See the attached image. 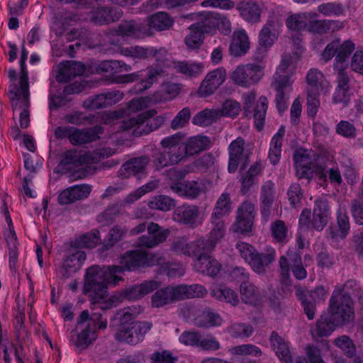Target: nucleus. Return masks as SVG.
<instances>
[{
  "instance_id": "1",
  "label": "nucleus",
  "mask_w": 363,
  "mask_h": 363,
  "mask_svg": "<svg viewBox=\"0 0 363 363\" xmlns=\"http://www.w3.org/2000/svg\"><path fill=\"white\" fill-rule=\"evenodd\" d=\"M162 257L159 253L148 254L145 250L128 251L120 258V266H93L86 270L83 293L88 296L94 305L101 309H109L124 298L135 301L157 289L156 281H146L125 289L122 294L108 295V286L116 285L121 280V274L125 270L132 271L141 267H152L162 263Z\"/></svg>"
},
{
  "instance_id": "2",
  "label": "nucleus",
  "mask_w": 363,
  "mask_h": 363,
  "mask_svg": "<svg viewBox=\"0 0 363 363\" xmlns=\"http://www.w3.org/2000/svg\"><path fill=\"white\" fill-rule=\"evenodd\" d=\"M353 283L352 281H347L342 289L336 286L330 300L328 311L322 314L315 326L311 329L313 338L329 336L337 327L353 320L352 301L345 289L352 286Z\"/></svg>"
},
{
  "instance_id": "3",
  "label": "nucleus",
  "mask_w": 363,
  "mask_h": 363,
  "mask_svg": "<svg viewBox=\"0 0 363 363\" xmlns=\"http://www.w3.org/2000/svg\"><path fill=\"white\" fill-rule=\"evenodd\" d=\"M184 135L177 133L167 136L160 141L162 151L155 160L156 169H160L169 165L177 164L189 155H192L206 150L210 144L208 137L196 135L189 138L183 143Z\"/></svg>"
},
{
  "instance_id": "4",
  "label": "nucleus",
  "mask_w": 363,
  "mask_h": 363,
  "mask_svg": "<svg viewBox=\"0 0 363 363\" xmlns=\"http://www.w3.org/2000/svg\"><path fill=\"white\" fill-rule=\"evenodd\" d=\"M294 161L296 174L299 178L311 180L315 176L320 181L325 182L328 177L330 184L335 186H340L342 182L338 167H333L325 171L323 157L311 150H296L294 155Z\"/></svg>"
},
{
  "instance_id": "5",
  "label": "nucleus",
  "mask_w": 363,
  "mask_h": 363,
  "mask_svg": "<svg viewBox=\"0 0 363 363\" xmlns=\"http://www.w3.org/2000/svg\"><path fill=\"white\" fill-rule=\"evenodd\" d=\"M131 66L121 60H105L101 62L97 68L101 73L107 74L111 77V82L116 84L130 83L146 76L140 82V89L145 90L150 88L159 77L168 74L166 68L148 67L145 71L128 74H119L123 72H130Z\"/></svg>"
},
{
  "instance_id": "6",
  "label": "nucleus",
  "mask_w": 363,
  "mask_h": 363,
  "mask_svg": "<svg viewBox=\"0 0 363 363\" xmlns=\"http://www.w3.org/2000/svg\"><path fill=\"white\" fill-rule=\"evenodd\" d=\"M298 57L284 55L274 76L272 86L276 90L275 102L279 113L284 112L288 106L289 95L297 67Z\"/></svg>"
},
{
  "instance_id": "7",
  "label": "nucleus",
  "mask_w": 363,
  "mask_h": 363,
  "mask_svg": "<svg viewBox=\"0 0 363 363\" xmlns=\"http://www.w3.org/2000/svg\"><path fill=\"white\" fill-rule=\"evenodd\" d=\"M113 321V325H118L116 339L131 345L142 341L144 335L152 328V324L149 322L133 321V313L129 308L118 311Z\"/></svg>"
},
{
  "instance_id": "8",
  "label": "nucleus",
  "mask_w": 363,
  "mask_h": 363,
  "mask_svg": "<svg viewBox=\"0 0 363 363\" xmlns=\"http://www.w3.org/2000/svg\"><path fill=\"white\" fill-rule=\"evenodd\" d=\"M107 320L104 319L101 314L93 313L91 316L87 311L81 313L77 321V337L75 346L79 350L88 347L96 338L97 328H106Z\"/></svg>"
},
{
  "instance_id": "9",
  "label": "nucleus",
  "mask_w": 363,
  "mask_h": 363,
  "mask_svg": "<svg viewBox=\"0 0 363 363\" xmlns=\"http://www.w3.org/2000/svg\"><path fill=\"white\" fill-rule=\"evenodd\" d=\"M317 17L315 13H300L290 15L286 20V26L291 33H300L308 30L310 32L320 33L329 28V21L314 20ZM294 45H298L301 42L300 35L297 37L291 36Z\"/></svg>"
},
{
  "instance_id": "10",
  "label": "nucleus",
  "mask_w": 363,
  "mask_h": 363,
  "mask_svg": "<svg viewBox=\"0 0 363 363\" xmlns=\"http://www.w3.org/2000/svg\"><path fill=\"white\" fill-rule=\"evenodd\" d=\"M9 98L14 113H19L20 127L26 128L30 124L28 77L26 74L21 79V86L11 85Z\"/></svg>"
},
{
  "instance_id": "11",
  "label": "nucleus",
  "mask_w": 363,
  "mask_h": 363,
  "mask_svg": "<svg viewBox=\"0 0 363 363\" xmlns=\"http://www.w3.org/2000/svg\"><path fill=\"white\" fill-rule=\"evenodd\" d=\"M235 248L241 257L257 274H264L276 257L275 250L272 247H267L266 253L259 254L250 244L239 241L236 243Z\"/></svg>"
},
{
  "instance_id": "12",
  "label": "nucleus",
  "mask_w": 363,
  "mask_h": 363,
  "mask_svg": "<svg viewBox=\"0 0 363 363\" xmlns=\"http://www.w3.org/2000/svg\"><path fill=\"white\" fill-rule=\"evenodd\" d=\"M354 50V44L350 40L342 43L335 40L327 45L320 55V60L327 62L335 57L333 68L336 72L348 67L347 58Z\"/></svg>"
},
{
  "instance_id": "13",
  "label": "nucleus",
  "mask_w": 363,
  "mask_h": 363,
  "mask_svg": "<svg viewBox=\"0 0 363 363\" xmlns=\"http://www.w3.org/2000/svg\"><path fill=\"white\" fill-rule=\"evenodd\" d=\"M218 243L214 238H211L210 233L206 240L201 238L191 242L184 237H178L173 240L171 249L178 255L198 256L201 252L213 251Z\"/></svg>"
},
{
  "instance_id": "14",
  "label": "nucleus",
  "mask_w": 363,
  "mask_h": 363,
  "mask_svg": "<svg viewBox=\"0 0 363 363\" xmlns=\"http://www.w3.org/2000/svg\"><path fill=\"white\" fill-rule=\"evenodd\" d=\"M101 133L100 126L83 129L71 126H60L56 128L55 135L59 139L67 138L72 145H78L96 140Z\"/></svg>"
},
{
  "instance_id": "15",
  "label": "nucleus",
  "mask_w": 363,
  "mask_h": 363,
  "mask_svg": "<svg viewBox=\"0 0 363 363\" xmlns=\"http://www.w3.org/2000/svg\"><path fill=\"white\" fill-rule=\"evenodd\" d=\"M155 113L154 110H150L135 118H130L123 121L121 128L124 130H131L135 136L150 133L160 125L161 120L154 117Z\"/></svg>"
},
{
  "instance_id": "16",
  "label": "nucleus",
  "mask_w": 363,
  "mask_h": 363,
  "mask_svg": "<svg viewBox=\"0 0 363 363\" xmlns=\"http://www.w3.org/2000/svg\"><path fill=\"white\" fill-rule=\"evenodd\" d=\"M230 197L228 193H223L216 201L211 214V222L212 229L209 233L211 238H214L218 242L225 235V228L223 217L228 216L231 211Z\"/></svg>"
},
{
  "instance_id": "17",
  "label": "nucleus",
  "mask_w": 363,
  "mask_h": 363,
  "mask_svg": "<svg viewBox=\"0 0 363 363\" xmlns=\"http://www.w3.org/2000/svg\"><path fill=\"white\" fill-rule=\"evenodd\" d=\"M114 154V151L111 149L104 150L94 156L87 154H83L82 151L77 150H71L65 152L62 155L60 162L61 168L65 172L73 171L79 168L84 164L93 163L101 157H107Z\"/></svg>"
},
{
  "instance_id": "18",
  "label": "nucleus",
  "mask_w": 363,
  "mask_h": 363,
  "mask_svg": "<svg viewBox=\"0 0 363 363\" xmlns=\"http://www.w3.org/2000/svg\"><path fill=\"white\" fill-rule=\"evenodd\" d=\"M260 67L253 64L238 65L231 73L230 79L234 84L242 87H250L262 77Z\"/></svg>"
},
{
  "instance_id": "19",
  "label": "nucleus",
  "mask_w": 363,
  "mask_h": 363,
  "mask_svg": "<svg viewBox=\"0 0 363 363\" xmlns=\"http://www.w3.org/2000/svg\"><path fill=\"white\" fill-rule=\"evenodd\" d=\"M85 259V253L72 245L67 250L63 262L57 267V274L62 277H68L82 267Z\"/></svg>"
},
{
  "instance_id": "20",
  "label": "nucleus",
  "mask_w": 363,
  "mask_h": 363,
  "mask_svg": "<svg viewBox=\"0 0 363 363\" xmlns=\"http://www.w3.org/2000/svg\"><path fill=\"white\" fill-rule=\"evenodd\" d=\"M205 214L195 205H182L177 208L173 214L174 221L195 228L202 224Z\"/></svg>"
},
{
  "instance_id": "21",
  "label": "nucleus",
  "mask_w": 363,
  "mask_h": 363,
  "mask_svg": "<svg viewBox=\"0 0 363 363\" xmlns=\"http://www.w3.org/2000/svg\"><path fill=\"white\" fill-rule=\"evenodd\" d=\"M116 52L126 57L138 60L152 57L158 62H163L167 56V52L164 48L156 50L154 48H144L138 45L126 48L118 46Z\"/></svg>"
},
{
  "instance_id": "22",
  "label": "nucleus",
  "mask_w": 363,
  "mask_h": 363,
  "mask_svg": "<svg viewBox=\"0 0 363 363\" xmlns=\"http://www.w3.org/2000/svg\"><path fill=\"white\" fill-rule=\"evenodd\" d=\"M226 79V70L220 67L209 72L201 82L198 94L203 97L213 94Z\"/></svg>"
},
{
  "instance_id": "23",
  "label": "nucleus",
  "mask_w": 363,
  "mask_h": 363,
  "mask_svg": "<svg viewBox=\"0 0 363 363\" xmlns=\"http://www.w3.org/2000/svg\"><path fill=\"white\" fill-rule=\"evenodd\" d=\"M307 290L305 289L298 288L296 289V295L301 300L304 311L309 320H313L315 313V303L325 300L327 296L328 291L323 286H318L310 294V298L313 302L308 301L307 298Z\"/></svg>"
},
{
  "instance_id": "24",
  "label": "nucleus",
  "mask_w": 363,
  "mask_h": 363,
  "mask_svg": "<svg viewBox=\"0 0 363 363\" xmlns=\"http://www.w3.org/2000/svg\"><path fill=\"white\" fill-rule=\"evenodd\" d=\"M306 80L307 84L306 91L326 95L331 91L332 85L330 82L317 69H311L306 74Z\"/></svg>"
},
{
  "instance_id": "25",
  "label": "nucleus",
  "mask_w": 363,
  "mask_h": 363,
  "mask_svg": "<svg viewBox=\"0 0 363 363\" xmlns=\"http://www.w3.org/2000/svg\"><path fill=\"white\" fill-rule=\"evenodd\" d=\"M281 272L283 277L288 278L290 268L297 279H305L307 272L303 267L301 259L298 255L288 254L287 257L281 256L279 259Z\"/></svg>"
},
{
  "instance_id": "26",
  "label": "nucleus",
  "mask_w": 363,
  "mask_h": 363,
  "mask_svg": "<svg viewBox=\"0 0 363 363\" xmlns=\"http://www.w3.org/2000/svg\"><path fill=\"white\" fill-rule=\"evenodd\" d=\"M147 235L138 239V245L147 247H153L164 242L169 235L168 229L162 228L157 223H150L147 228Z\"/></svg>"
},
{
  "instance_id": "27",
  "label": "nucleus",
  "mask_w": 363,
  "mask_h": 363,
  "mask_svg": "<svg viewBox=\"0 0 363 363\" xmlns=\"http://www.w3.org/2000/svg\"><path fill=\"white\" fill-rule=\"evenodd\" d=\"M92 186L87 184L69 186L62 191L58 196L59 203L70 204L75 201L86 199L91 194Z\"/></svg>"
},
{
  "instance_id": "28",
  "label": "nucleus",
  "mask_w": 363,
  "mask_h": 363,
  "mask_svg": "<svg viewBox=\"0 0 363 363\" xmlns=\"http://www.w3.org/2000/svg\"><path fill=\"white\" fill-rule=\"evenodd\" d=\"M170 188L179 196L189 199H196L206 191L205 184L196 181L174 182L170 185Z\"/></svg>"
},
{
  "instance_id": "29",
  "label": "nucleus",
  "mask_w": 363,
  "mask_h": 363,
  "mask_svg": "<svg viewBox=\"0 0 363 363\" xmlns=\"http://www.w3.org/2000/svg\"><path fill=\"white\" fill-rule=\"evenodd\" d=\"M115 33L116 35L123 39L126 38H142L151 35L150 31L147 30L145 24L134 21L121 23Z\"/></svg>"
},
{
  "instance_id": "30",
  "label": "nucleus",
  "mask_w": 363,
  "mask_h": 363,
  "mask_svg": "<svg viewBox=\"0 0 363 363\" xmlns=\"http://www.w3.org/2000/svg\"><path fill=\"white\" fill-rule=\"evenodd\" d=\"M174 301L203 298L207 294V290L199 284H182L177 286H170Z\"/></svg>"
},
{
  "instance_id": "31",
  "label": "nucleus",
  "mask_w": 363,
  "mask_h": 363,
  "mask_svg": "<svg viewBox=\"0 0 363 363\" xmlns=\"http://www.w3.org/2000/svg\"><path fill=\"white\" fill-rule=\"evenodd\" d=\"M337 74V85L333 94V99L335 103H342L347 105L352 95L350 92V79L345 70L338 71Z\"/></svg>"
},
{
  "instance_id": "32",
  "label": "nucleus",
  "mask_w": 363,
  "mask_h": 363,
  "mask_svg": "<svg viewBox=\"0 0 363 363\" xmlns=\"http://www.w3.org/2000/svg\"><path fill=\"white\" fill-rule=\"evenodd\" d=\"M282 28V23L278 20H271L263 26L259 35L260 45L271 47L277 40Z\"/></svg>"
},
{
  "instance_id": "33",
  "label": "nucleus",
  "mask_w": 363,
  "mask_h": 363,
  "mask_svg": "<svg viewBox=\"0 0 363 363\" xmlns=\"http://www.w3.org/2000/svg\"><path fill=\"white\" fill-rule=\"evenodd\" d=\"M208 252H203L199 254L194 261V267L202 274L214 277L220 272L221 266L216 259L207 255Z\"/></svg>"
},
{
  "instance_id": "34",
  "label": "nucleus",
  "mask_w": 363,
  "mask_h": 363,
  "mask_svg": "<svg viewBox=\"0 0 363 363\" xmlns=\"http://www.w3.org/2000/svg\"><path fill=\"white\" fill-rule=\"evenodd\" d=\"M250 47V42L246 31L240 28L235 30L232 35L229 47L231 55L240 57L247 53Z\"/></svg>"
},
{
  "instance_id": "35",
  "label": "nucleus",
  "mask_w": 363,
  "mask_h": 363,
  "mask_svg": "<svg viewBox=\"0 0 363 363\" xmlns=\"http://www.w3.org/2000/svg\"><path fill=\"white\" fill-rule=\"evenodd\" d=\"M148 163L149 158L147 157L131 159L121 167L118 172V177L127 179L132 176L143 174Z\"/></svg>"
},
{
  "instance_id": "36",
  "label": "nucleus",
  "mask_w": 363,
  "mask_h": 363,
  "mask_svg": "<svg viewBox=\"0 0 363 363\" xmlns=\"http://www.w3.org/2000/svg\"><path fill=\"white\" fill-rule=\"evenodd\" d=\"M203 23L192 24L189 28V33L184 38V44L189 50H198L202 45L206 32Z\"/></svg>"
},
{
  "instance_id": "37",
  "label": "nucleus",
  "mask_w": 363,
  "mask_h": 363,
  "mask_svg": "<svg viewBox=\"0 0 363 363\" xmlns=\"http://www.w3.org/2000/svg\"><path fill=\"white\" fill-rule=\"evenodd\" d=\"M330 214L328 201L325 199L316 200L311 223L313 228L318 231L322 230L328 221Z\"/></svg>"
},
{
  "instance_id": "38",
  "label": "nucleus",
  "mask_w": 363,
  "mask_h": 363,
  "mask_svg": "<svg viewBox=\"0 0 363 363\" xmlns=\"http://www.w3.org/2000/svg\"><path fill=\"white\" fill-rule=\"evenodd\" d=\"M244 140L241 138L234 140L228 147L229 162L228 171L230 173L235 172L238 165L245 160V155L243 151Z\"/></svg>"
},
{
  "instance_id": "39",
  "label": "nucleus",
  "mask_w": 363,
  "mask_h": 363,
  "mask_svg": "<svg viewBox=\"0 0 363 363\" xmlns=\"http://www.w3.org/2000/svg\"><path fill=\"white\" fill-rule=\"evenodd\" d=\"M84 71L85 67L81 62H64L59 65L56 79L59 82H65L72 77L83 74Z\"/></svg>"
},
{
  "instance_id": "40",
  "label": "nucleus",
  "mask_w": 363,
  "mask_h": 363,
  "mask_svg": "<svg viewBox=\"0 0 363 363\" xmlns=\"http://www.w3.org/2000/svg\"><path fill=\"white\" fill-rule=\"evenodd\" d=\"M272 349L281 363H293L289 344L277 333H272L270 337Z\"/></svg>"
},
{
  "instance_id": "41",
  "label": "nucleus",
  "mask_w": 363,
  "mask_h": 363,
  "mask_svg": "<svg viewBox=\"0 0 363 363\" xmlns=\"http://www.w3.org/2000/svg\"><path fill=\"white\" fill-rule=\"evenodd\" d=\"M223 323V319L220 315L211 308L201 310L196 320V326L199 328L220 327Z\"/></svg>"
},
{
  "instance_id": "42",
  "label": "nucleus",
  "mask_w": 363,
  "mask_h": 363,
  "mask_svg": "<svg viewBox=\"0 0 363 363\" xmlns=\"http://www.w3.org/2000/svg\"><path fill=\"white\" fill-rule=\"evenodd\" d=\"M210 294L216 300L224 301L233 306H237L240 301L236 291L226 285H213Z\"/></svg>"
},
{
  "instance_id": "43",
  "label": "nucleus",
  "mask_w": 363,
  "mask_h": 363,
  "mask_svg": "<svg viewBox=\"0 0 363 363\" xmlns=\"http://www.w3.org/2000/svg\"><path fill=\"white\" fill-rule=\"evenodd\" d=\"M172 66L177 72L189 78L199 77L204 69L203 63L194 61L174 62Z\"/></svg>"
},
{
  "instance_id": "44",
  "label": "nucleus",
  "mask_w": 363,
  "mask_h": 363,
  "mask_svg": "<svg viewBox=\"0 0 363 363\" xmlns=\"http://www.w3.org/2000/svg\"><path fill=\"white\" fill-rule=\"evenodd\" d=\"M241 299L247 304L256 306L262 301V295L259 289L251 283H242L240 286Z\"/></svg>"
},
{
  "instance_id": "45",
  "label": "nucleus",
  "mask_w": 363,
  "mask_h": 363,
  "mask_svg": "<svg viewBox=\"0 0 363 363\" xmlns=\"http://www.w3.org/2000/svg\"><path fill=\"white\" fill-rule=\"evenodd\" d=\"M240 16L248 22H258L260 20V15L262 11V4L250 1L242 3L238 7Z\"/></svg>"
},
{
  "instance_id": "46",
  "label": "nucleus",
  "mask_w": 363,
  "mask_h": 363,
  "mask_svg": "<svg viewBox=\"0 0 363 363\" xmlns=\"http://www.w3.org/2000/svg\"><path fill=\"white\" fill-rule=\"evenodd\" d=\"M337 222L338 230H331L330 237L335 240H343L346 238L350 230L349 218L346 213V208L340 206L337 211Z\"/></svg>"
},
{
  "instance_id": "47",
  "label": "nucleus",
  "mask_w": 363,
  "mask_h": 363,
  "mask_svg": "<svg viewBox=\"0 0 363 363\" xmlns=\"http://www.w3.org/2000/svg\"><path fill=\"white\" fill-rule=\"evenodd\" d=\"M122 16L121 10L100 8L92 12L91 19L96 24H105L119 19Z\"/></svg>"
},
{
  "instance_id": "48",
  "label": "nucleus",
  "mask_w": 363,
  "mask_h": 363,
  "mask_svg": "<svg viewBox=\"0 0 363 363\" xmlns=\"http://www.w3.org/2000/svg\"><path fill=\"white\" fill-rule=\"evenodd\" d=\"M284 133L285 128L284 126H281L272 138L268 157L273 164H277L280 160L282 139Z\"/></svg>"
},
{
  "instance_id": "49",
  "label": "nucleus",
  "mask_w": 363,
  "mask_h": 363,
  "mask_svg": "<svg viewBox=\"0 0 363 363\" xmlns=\"http://www.w3.org/2000/svg\"><path fill=\"white\" fill-rule=\"evenodd\" d=\"M274 199V184L267 182L262 189L261 212L264 217L267 218L270 214V209Z\"/></svg>"
},
{
  "instance_id": "50",
  "label": "nucleus",
  "mask_w": 363,
  "mask_h": 363,
  "mask_svg": "<svg viewBox=\"0 0 363 363\" xmlns=\"http://www.w3.org/2000/svg\"><path fill=\"white\" fill-rule=\"evenodd\" d=\"M180 90L181 87L178 84L164 83L162 84L160 89L155 93L152 100L154 102L172 100L179 94Z\"/></svg>"
},
{
  "instance_id": "51",
  "label": "nucleus",
  "mask_w": 363,
  "mask_h": 363,
  "mask_svg": "<svg viewBox=\"0 0 363 363\" xmlns=\"http://www.w3.org/2000/svg\"><path fill=\"white\" fill-rule=\"evenodd\" d=\"M174 21L173 19L164 12H158L152 15L148 20L149 28L147 30L151 32L152 29L164 30L169 28Z\"/></svg>"
},
{
  "instance_id": "52",
  "label": "nucleus",
  "mask_w": 363,
  "mask_h": 363,
  "mask_svg": "<svg viewBox=\"0 0 363 363\" xmlns=\"http://www.w3.org/2000/svg\"><path fill=\"white\" fill-rule=\"evenodd\" d=\"M147 205L152 210L169 211L175 206V202L168 196L157 195L150 199Z\"/></svg>"
},
{
  "instance_id": "53",
  "label": "nucleus",
  "mask_w": 363,
  "mask_h": 363,
  "mask_svg": "<svg viewBox=\"0 0 363 363\" xmlns=\"http://www.w3.org/2000/svg\"><path fill=\"white\" fill-rule=\"evenodd\" d=\"M219 112L216 109H205L193 118V123L200 126H207L219 118Z\"/></svg>"
},
{
  "instance_id": "54",
  "label": "nucleus",
  "mask_w": 363,
  "mask_h": 363,
  "mask_svg": "<svg viewBox=\"0 0 363 363\" xmlns=\"http://www.w3.org/2000/svg\"><path fill=\"white\" fill-rule=\"evenodd\" d=\"M151 299L152 306L155 308L162 307L174 301L170 286L157 290Z\"/></svg>"
},
{
  "instance_id": "55",
  "label": "nucleus",
  "mask_w": 363,
  "mask_h": 363,
  "mask_svg": "<svg viewBox=\"0 0 363 363\" xmlns=\"http://www.w3.org/2000/svg\"><path fill=\"white\" fill-rule=\"evenodd\" d=\"M100 241L101 238L99 236V232L94 230L81 236L76 240L72 245L77 247L78 249L81 247L93 248L96 247Z\"/></svg>"
},
{
  "instance_id": "56",
  "label": "nucleus",
  "mask_w": 363,
  "mask_h": 363,
  "mask_svg": "<svg viewBox=\"0 0 363 363\" xmlns=\"http://www.w3.org/2000/svg\"><path fill=\"white\" fill-rule=\"evenodd\" d=\"M229 352L233 355L238 356H252L258 357L262 355V350L255 345L243 344L232 347Z\"/></svg>"
},
{
  "instance_id": "57",
  "label": "nucleus",
  "mask_w": 363,
  "mask_h": 363,
  "mask_svg": "<svg viewBox=\"0 0 363 363\" xmlns=\"http://www.w3.org/2000/svg\"><path fill=\"white\" fill-rule=\"evenodd\" d=\"M225 332L234 338L248 337L252 335L253 328L249 324L233 323L226 328Z\"/></svg>"
},
{
  "instance_id": "58",
  "label": "nucleus",
  "mask_w": 363,
  "mask_h": 363,
  "mask_svg": "<svg viewBox=\"0 0 363 363\" xmlns=\"http://www.w3.org/2000/svg\"><path fill=\"white\" fill-rule=\"evenodd\" d=\"M305 357H298L296 363H325L321 356L320 350L315 346L305 348Z\"/></svg>"
},
{
  "instance_id": "59",
  "label": "nucleus",
  "mask_w": 363,
  "mask_h": 363,
  "mask_svg": "<svg viewBox=\"0 0 363 363\" xmlns=\"http://www.w3.org/2000/svg\"><path fill=\"white\" fill-rule=\"evenodd\" d=\"M271 233L274 240L284 243L288 240V229L284 221L277 220L271 225Z\"/></svg>"
},
{
  "instance_id": "60",
  "label": "nucleus",
  "mask_w": 363,
  "mask_h": 363,
  "mask_svg": "<svg viewBox=\"0 0 363 363\" xmlns=\"http://www.w3.org/2000/svg\"><path fill=\"white\" fill-rule=\"evenodd\" d=\"M6 220L9 226L10 230L9 235L7 238V241L9 243V245L13 244V247H10L9 250V265L11 269H15L16 263L18 259V253L16 247V235L14 230L11 229V228H13V225L11 217L9 216H6Z\"/></svg>"
},
{
  "instance_id": "61",
  "label": "nucleus",
  "mask_w": 363,
  "mask_h": 363,
  "mask_svg": "<svg viewBox=\"0 0 363 363\" xmlns=\"http://www.w3.org/2000/svg\"><path fill=\"white\" fill-rule=\"evenodd\" d=\"M267 105V99L265 96H261L259 99L254 114L255 125L258 130H261L263 128Z\"/></svg>"
},
{
  "instance_id": "62",
  "label": "nucleus",
  "mask_w": 363,
  "mask_h": 363,
  "mask_svg": "<svg viewBox=\"0 0 363 363\" xmlns=\"http://www.w3.org/2000/svg\"><path fill=\"white\" fill-rule=\"evenodd\" d=\"M333 343L349 357H353L356 353L355 345L352 340L346 335H342L335 338Z\"/></svg>"
},
{
  "instance_id": "63",
  "label": "nucleus",
  "mask_w": 363,
  "mask_h": 363,
  "mask_svg": "<svg viewBox=\"0 0 363 363\" xmlns=\"http://www.w3.org/2000/svg\"><path fill=\"white\" fill-rule=\"evenodd\" d=\"M261 164L255 163L250 167L245 177L242 180L241 192L245 194L254 184L256 176L260 172Z\"/></svg>"
},
{
  "instance_id": "64",
  "label": "nucleus",
  "mask_w": 363,
  "mask_h": 363,
  "mask_svg": "<svg viewBox=\"0 0 363 363\" xmlns=\"http://www.w3.org/2000/svg\"><path fill=\"white\" fill-rule=\"evenodd\" d=\"M219 112V118L224 117H235L237 116L240 110V104L233 100H226L222 105L221 108L217 109Z\"/></svg>"
}]
</instances>
